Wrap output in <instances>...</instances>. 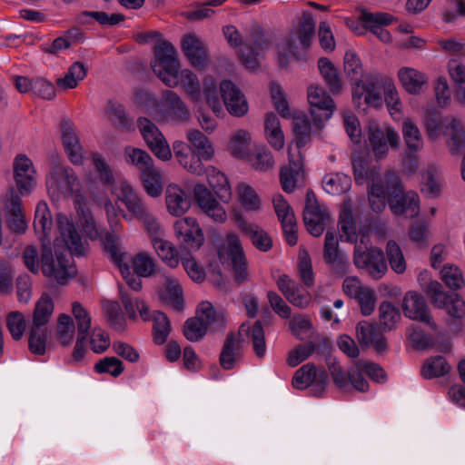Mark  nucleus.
Instances as JSON below:
<instances>
[{"instance_id":"1","label":"nucleus","mask_w":465,"mask_h":465,"mask_svg":"<svg viewBox=\"0 0 465 465\" xmlns=\"http://www.w3.org/2000/svg\"><path fill=\"white\" fill-rule=\"evenodd\" d=\"M90 158L100 181L110 188L112 194L119 202L124 204L132 217L140 222L151 241L164 236V228L159 218L149 209L132 185L115 173L99 153H92Z\"/></svg>"},{"instance_id":"2","label":"nucleus","mask_w":465,"mask_h":465,"mask_svg":"<svg viewBox=\"0 0 465 465\" xmlns=\"http://www.w3.org/2000/svg\"><path fill=\"white\" fill-rule=\"evenodd\" d=\"M59 235L54 240L55 259L52 254L50 244L44 243L41 258V268L45 276L52 278L60 284L66 283L76 272L72 265V260L60 251V247L67 250L70 254L84 256L88 244L82 239L73 221L64 213L56 215Z\"/></svg>"},{"instance_id":"3","label":"nucleus","mask_w":465,"mask_h":465,"mask_svg":"<svg viewBox=\"0 0 465 465\" xmlns=\"http://www.w3.org/2000/svg\"><path fill=\"white\" fill-rule=\"evenodd\" d=\"M219 92L223 98L220 100L216 83L213 77L203 81V96L207 104L216 115L223 113V104L233 116H242L248 112V103L242 91L230 80L221 82Z\"/></svg>"},{"instance_id":"4","label":"nucleus","mask_w":465,"mask_h":465,"mask_svg":"<svg viewBox=\"0 0 465 465\" xmlns=\"http://www.w3.org/2000/svg\"><path fill=\"white\" fill-rule=\"evenodd\" d=\"M223 35L228 44L238 49V53L243 65L250 70H255L259 66V57L268 50L272 42L265 36L258 25L251 27L245 41L233 25L223 27Z\"/></svg>"},{"instance_id":"5","label":"nucleus","mask_w":465,"mask_h":465,"mask_svg":"<svg viewBox=\"0 0 465 465\" xmlns=\"http://www.w3.org/2000/svg\"><path fill=\"white\" fill-rule=\"evenodd\" d=\"M54 310V304L48 293H43L37 300L29 330V349L31 352L43 355L50 336L48 324Z\"/></svg>"},{"instance_id":"6","label":"nucleus","mask_w":465,"mask_h":465,"mask_svg":"<svg viewBox=\"0 0 465 465\" xmlns=\"http://www.w3.org/2000/svg\"><path fill=\"white\" fill-rule=\"evenodd\" d=\"M315 32V23L311 15H304L298 28L277 45L279 63L288 64L289 56L300 58L311 45Z\"/></svg>"},{"instance_id":"7","label":"nucleus","mask_w":465,"mask_h":465,"mask_svg":"<svg viewBox=\"0 0 465 465\" xmlns=\"http://www.w3.org/2000/svg\"><path fill=\"white\" fill-rule=\"evenodd\" d=\"M154 58L151 62L153 73L165 85H173L177 81L173 74L180 68L178 52L172 43L156 41L153 46Z\"/></svg>"},{"instance_id":"8","label":"nucleus","mask_w":465,"mask_h":465,"mask_svg":"<svg viewBox=\"0 0 465 465\" xmlns=\"http://www.w3.org/2000/svg\"><path fill=\"white\" fill-rule=\"evenodd\" d=\"M46 187L53 200H59L61 197H80V181L69 166L55 165L46 178Z\"/></svg>"},{"instance_id":"9","label":"nucleus","mask_w":465,"mask_h":465,"mask_svg":"<svg viewBox=\"0 0 465 465\" xmlns=\"http://www.w3.org/2000/svg\"><path fill=\"white\" fill-rule=\"evenodd\" d=\"M218 256L223 263L226 261L230 262L236 282L241 283L248 280L246 258L241 241L236 234L231 233L227 236L224 244L218 248Z\"/></svg>"},{"instance_id":"10","label":"nucleus","mask_w":465,"mask_h":465,"mask_svg":"<svg viewBox=\"0 0 465 465\" xmlns=\"http://www.w3.org/2000/svg\"><path fill=\"white\" fill-rule=\"evenodd\" d=\"M368 143L376 159L386 157L390 149H398L400 135L391 126H381L370 121L367 127Z\"/></svg>"},{"instance_id":"11","label":"nucleus","mask_w":465,"mask_h":465,"mask_svg":"<svg viewBox=\"0 0 465 465\" xmlns=\"http://www.w3.org/2000/svg\"><path fill=\"white\" fill-rule=\"evenodd\" d=\"M382 79L379 75L369 74L357 82L352 89V101L357 107L365 105L371 108H381L383 98L381 92Z\"/></svg>"},{"instance_id":"12","label":"nucleus","mask_w":465,"mask_h":465,"mask_svg":"<svg viewBox=\"0 0 465 465\" xmlns=\"http://www.w3.org/2000/svg\"><path fill=\"white\" fill-rule=\"evenodd\" d=\"M353 262L358 269L363 270L374 280L382 278L388 271L383 252L376 247L367 248L356 245Z\"/></svg>"},{"instance_id":"13","label":"nucleus","mask_w":465,"mask_h":465,"mask_svg":"<svg viewBox=\"0 0 465 465\" xmlns=\"http://www.w3.org/2000/svg\"><path fill=\"white\" fill-rule=\"evenodd\" d=\"M137 126L152 153L162 161H169L172 158V151L159 128L145 117L138 118Z\"/></svg>"},{"instance_id":"14","label":"nucleus","mask_w":465,"mask_h":465,"mask_svg":"<svg viewBox=\"0 0 465 465\" xmlns=\"http://www.w3.org/2000/svg\"><path fill=\"white\" fill-rule=\"evenodd\" d=\"M303 220L308 232L315 237L322 234L330 213L325 205H321L312 191L306 193V203L303 211Z\"/></svg>"},{"instance_id":"15","label":"nucleus","mask_w":465,"mask_h":465,"mask_svg":"<svg viewBox=\"0 0 465 465\" xmlns=\"http://www.w3.org/2000/svg\"><path fill=\"white\" fill-rule=\"evenodd\" d=\"M327 365L332 381L338 388L346 390L351 384L355 390L361 392H365L369 390L368 381L356 371V361L348 371H345L331 357L327 358Z\"/></svg>"},{"instance_id":"16","label":"nucleus","mask_w":465,"mask_h":465,"mask_svg":"<svg viewBox=\"0 0 465 465\" xmlns=\"http://www.w3.org/2000/svg\"><path fill=\"white\" fill-rule=\"evenodd\" d=\"M181 50L191 65L203 69L211 64L206 43L196 34L187 33L181 39Z\"/></svg>"},{"instance_id":"17","label":"nucleus","mask_w":465,"mask_h":465,"mask_svg":"<svg viewBox=\"0 0 465 465\" xmlns=\"http://www.w3.org/2000/svg\"><path fill=\"white\" fill-rule=\"evenodd\" d=\"M14 180L20 195H29L35 188L36 171L32 160L25 154H18L13 162Z\"/></svg>"},{"instance_id":"18","label":"nucleus","mask_w":465,"mask_h":465,"mask_svg":"<svg viewBox=\"0 0 465 465\" xmlns=\"http://www.w3.org/2000/svg\"><path fill=\"white\" fill-rule=\"evenodd\" d=\"M401 191V182L396 174L388 173L383 182L372 180L369 191V201L371 208L375 213H381L386 206V199L391 198V194H396Z\"/></svg>"},{"instance_id":"19","label":"nucleus","mask_w":465,"mask_h":465,"mask_svg":"<svg viewBox=\"0 0 465 465\" xmlns=\"http://www.w3.org/2000/svg\"><path fill=\"white\" fill-rule=\"evenodd\" d=\"M104 242L105 252L109 254L112 262L117 264L127 285L134 291H139L142 288L141 276L131 272L128 265L129 256L123 251L121 245L117 243V239L113 236H108Z\"/></svg>"},{"instance_id":"20","label":"nucleus","mask_w":465,"mask_h":465,"mask_svg":"<svg viewBox=\"0 0 465 465\" xmlns=\"http://www.w3.org/2000/svg\"><path fill=\"white\" fill-rule=\"evenodd\" d=\"M193 193L195 203L205 215L218 223L226 222L225 209L204 184L196 183L193 188Z\"/></svg>"},{"instance_id":"21","label":"nucleus","mask_w":465,"mask_h":465,"mask_svg":"<svg viewBox=\"0 0 465 465\" xmlns=\"http://www.w3.org/2000/svg\"><path fill=\"white\" fill-rule=\"evenodd\" d=\"M308 101L314 124L321 128L322 124L329 120L333 114L335 108L333 100L323 88L311 86L308 89Z\"/></svg>"},{"instance_id":"22","label":"nucleus","mask_w":465,"mask_h":465,"mask_svg":"<svg viewBox=\"0 0 465 465\" xmlns=\"http://www.w3.org/2000/svg\"><path fill=\"white\" fill-rule=\"evenodd\" d=\"M4 211L7 227L16 233H24L28 224L24 214L22 200L14 188L5 194Z\"/></svg>"},{"instance_id":"23","label":"nucleus","mask_w":465,"mask_h":465,"mask_svg":"<svg viewBox=\"0 0 465 465\" xmlns=\"http://www.w3.org/2000/svg\"><path fill=\"white\" fill-rule=\"evenodd\" d=\"M174 233L180 242L188 250H198L204 237L202 229L193 217H184L174 223Z\"/></svg>"},{"instance_id":"24","label":"nucleus","mask_w":465,"mask_h":465,"mask_svg":"<svg viewBox=\"0 0 465 465\" xmlns=\"http://www.w3.org/2000/svg\"><path fill=\"white\" fill-rule=\"evenodd\" d=\"M288 158V165L281 170L280 181L283 191L292 193L303 177V157L301 152H293L289 146Z\"/></svg>"},{"instance_id":"25","label":"nucleus","mask_w":465,"mask_h":465,"mask_svg":"<svg viewBox=\"0 0 465 465\" xmlns=\"http://www.w3.org/2000/svg\"><path fill=\"white\" fill-rule=\"evenodd\" d=\"M402 309L406 317L423 322L432 330L437 329V324L432 320L425 299L417 292L410 291L406 292L402 302Z\"/></svg>"},{"instance_id":"26","label":"nucleus","mask_w":465,"mask_h":465,"mask_svg":"<svg viewBox=\"0 0 465 465\" xmlns=\"http://www.w3.org/2000/svg\"><path fill=\"white\" fill-rule=\"evenodd\" d=\"M279 291L293 306L305 309L312 303V298L309 292L302 290L300 285L287 274H282L276 280Z\"/></svg>"},{"instance_id":"27","label":"nucleus","mask_w":465,"mask_h":465,"mask_svg":"<svg viewBox=\"0 0 465 465\" xmlns=\"http://www.w3.org/2000/svg\"><path fill=\"white\" fill-rule=\"evenodd\" d=\"M236 226L247 236L252 245L259 251L266 252L272 247V239L270 234L261 226L247 222L241 214L233 216Z\"/></svg>"},{"instance_id":"28","label":"nucleus","mask_w":465,"mask_h":465,"mask_svg":"<svg viewBox=\"0 0 465 465\" xmlns=\"http://www.w3.org/2000/svg\"><path fill=\"white\" fill-rule=\"evenodd\" d=\"M63 143L70 162L74 165L84 163V149L71 121L63 119L60 124Z\"/></svg>"},{"instance_id":"29","label":"nucleus","mask_w":465,"mask_h":465,"mask_svg":"<svg viewBox=\"0 0 465 465\" xmlns=\"http://www.w3.org/2000/svg\"><path fill=\"white\" fill-rule=\"evenodd\" d=\"M75 208L78 216L77 223L82 228V231L86 237L93 241L100 239L104 249V241L108 236L115 237L117 239V243L120 244V239L117 236L110 234L108 232H105L97 225L92 213L84 203L78 201Z\"/></svg>"},{"instance_id":"30","label":"nucleus","mask_w":465,"mask_h":465,"mask_svg":"<svg viewBox=\"0 0 465 465\" xmlns=\"http://www.w3.org/2000/svg\"><path fill=\"white\" fill-rule=\"evenodd\" d=\"M389 206L394 214H403L405 217L413 218L420 212V198L417 193L409 191L403 193L402 186L396 194H391L389 199Z\"/></svg>"},{"instance_id":"31","label":"nucleus","mask_w":465,"mask_h":465,"mask_svg":"<svg viewBox=\"0 0 465 465\" xmlns=\"http://www.w3.org/2000/svg\"><path fill=\"white\" fill-rule=\"evenodd\" d=\"M173 149L177 162L184 170L197 176L204 174L203 158L190 151L186 143L177 140L173 142Z\"/></svg>"},{"instance_id":"32","label":"nucleus","mask_w":465,"mask_h":465,"mask_svg":"<svg viewBox=\"0 0 465 465\" xmlns=\"http://www.w3.org/2000/svg\"><path fill=\"white\" fill-rule=\"evenodd\" d=\"M165 205L172 216H182L191 207V199L186 192L176 183H170L165 190Z\"/></svg>"},{"instance_id":"33","label":"nucleus","mask_w":465,"mask_h":465,"mask_svg":"<svg viewBox=\"0 0 465 465\" xmlns=\"http://www.w3.org/2000/svg\"><path fill=\"white\" fill-rule=\"evenodd\" d=\"M397 77L402 88L411 94H420L428 84V75L411 66H402L397 72Z\"/></svg>"},{"instance_id":"34","label":"nucleus","mask_w":465,"mask_h":465,"mask_svg":"<svg viewBox=\"0 0 465 465\" xmlns=\"http://www.w3.org/2000/svg\"><path fill=\"white\" fill-rule=\"evenodd\" d=\"M323 259L332 269L343 271L349 265L348 256L339 248L334 233L327 231L323 247Z\"/></svg>"},{"instance_id":"35","label":"nucleus","mask_w":465,"mask_h":465,"mask_svg":"<svg viewBox=\"0 0 465 465\" xmlns=\"http://www.w3.org/2000/svg\"><path fill=\"white\" fill-rule=\"evenodd\" d=\"M314 381L319 392H321L325 388L327 382L326 375L324 372L318 375L316 367L312 363H307L295 371L292 378V386L297 390H304Z\"/></svg>"},{"instance_id":"36","label":"nucleus","mask_w":465,"mask_h":465,"mask_svg":"<svg viewBox=\"0 0 465 465\" xmlns=\"http://www.w3.org/2000/svg\"><path fill=\"white\" fill-rule=\"evenodd\" d=\"M34 228L37 237L42 242V246H44V243H51L53 219L49 207L45 201H40L36 205Z\"/></svg>"},{"instance_id":"37","label":"nucleus","mask_w":465,"mask_h":465,"mask_svg":"<svg viewBox=\"0 0 465 465\" xmlns=\"http://www.w3.org/2000/svg\"><path fill=\"white\" fill-rule=\"evenodd\" d=\"M160 300L175 311H182L184 306L182 286L179 281L172 276H165L163 287L159 291Z\"/></svg>"},{"instance_id":"38","label":"nucleus","mask_w":465,"mask_h":465,"mask_svg":"<svg viewBox=\"0 0 465 465\" xmlns=\"http://www.w3.org/2000/svg\"><path fill=\"white\" fill-rule=\"evenodd\" d=\"M196 317L208 331H217L224 329L225 321L223 312L217 311L208 301L202 302L199 304Z\"/></svg>"},{"instance_id":"39","label":"nucleus","mask_w":465,"mask_h":465,"mask_svg":"<svg viewBox=\"0 0 465 465\" xmlns=\"http://www.w3.org/2000/svg\"><path fill=\"white\" fill-rule=\"evenodd\" d=\"M173 76L177 83L173 85H167L174 88L182 85L185 93L193 102H200L202 100L201 86L197 75L189 69H178Z\"/></svg>"},{"instance_id":"40","label":"nucleus","mask_w":465,"mask_h":465,"mask_svg":"<svg viewBox=\"0 0 465 465\" xmlns=\"http://www.w3.org/2000/svg\"><path fill=\"white\" fill-rule=\"evenodd\" d=\"M356 334L361 344L373 346L378 351H382L387 347L385 338L377 332L373 324L366 321H361L357 324Z\"/></svg>"},{"instance_id":"41","label":"nucleus","mask_w":465,"mask_h":465,"mask_svg":"<svg viewBox=\"0 0 465 465\" xmlns=\"http://www.w3.org/2000/svg\"><path fill=\"white\" fill-rule=\"evenodd\" d=\"M186 138L191 144L190 151L200 155L204 161H211L215 153L214 147L209 138L201 131L190 129Z\"/></svg>"},{"instance_id":"42","label":"nucleus","mask_w":465,"mask_h":465,"mask_svg":"<svg viewBox=\"0 0 465 465\" xmlns=\"http://www.w3.org/2000/svg\"><path fill=\"white\" fill-rule=\"evenodd\" d=\"M264 137L275 151L285 145V137L279 118L274 114H267L264 120Z\"/></svg>"},{"instance_id":"43","label":"nucleus","mask_w":465,"mask_h":465,"mask_svg":"<svg viewBox=\"0 0 465 465\" xmlns=\"http://www.w3.org/2000/svg\"><path fill=\"white\" fill-rule=\"evenodd\" d=\"M209 185L215 192L216 195L223 203H229L232 198L231 186L224 173L210 166L205 170Z\"/></svg>"},{"instance_id":"44","label":"nucleus","mask_w":465,"mask_h":465,"mask_svg":"<svg viewBox=\"0 0 465 465\" xmlns=\"http://www.w3.org/2000/svg\"><path fill=\"white\" fill-rule=\"evenodd\" d=\"M239 334H246L252 344L255 355L262 359L266 353V341L264 336L263 327L261 322L256 321L251 327L248 324H242L239 330Z\"/></svg>"},{"instance_id":"45","label":"nucleus","mask_w":465,"mask_h":465,"mask_svg":"<svg viewBox=\"0 0 465 465\" xmlns=\"http://www.w3.org/2000/svg\"><path fill=\"white\" fill-rule=\"evenodd\" d=\"M401 132L406 144V156L412 157L423 146L420 129L411 119H405L402 123Z\"/></svg>"},{"instance_id":"46","label":"nucleus","mask_w":465,"mask_h":465,"mask_svg":"<svg viewBox=\"0 0 465 465\" xmlns=\"http://www.w3.org/2000/svg\"><path fill=\"white\" fill-rule=\"evenodd\" d=\"M453 116H443L436 112H427L425 115V129L430 139H438L441 135H447L449 123Z\"/></svg>"},{"instance_id":"47","label":"nucleus","mask_w":465,"mask_h":465,"mask_svg":"<svg viewBox=\"0 0 465 465\" xmlns=\"http://www.w3.org/2000/svg\"><path fill=\"white\" fill-rule=\"evenodd\" d=\"M447 135L450 136L447 146L452 155L459 154L465 150V125L460 119L453 116L449 123Z\"/></svg>"},{"instance_id":"48","label":"nucleus","mask_w":465,"mask_h":465,"mask_svg":"<svg viewBox=\"0 0 465 465\" xmlns=\"http://www.w3.org/2000/svg\"><path fill=\"white\" fill-rule=\"evenodd\" d=\"M251 133L244 129L237 130L230 138L228 151L236 158L245 159L249 156Z\"/></svg>"},{"instance_id":"49","label":"nucleus","mask_w":465,"mask_h":465,"mask_svg":"<svg viewBox=\"0 0 465 465\" xmlns=\"http://www.w3.org/2000/svg\"><path fill=\"white\" fill-rule=\"evenodd\" d=\"M163 102L173 120L184 122L189 118L190 111L176 93L165 91L163 93Z\"/></svg>"},{"instance_id":"50","label":"nucleus","mask_w":465,"mask_h":465,"mask_svg":"<svg viewBox=\"0 0 465 465\" xmlns=\"http://www.w3.org/2000/svg\"><path fill=\"white\" fill-rule=\"evenodd\" d=\"M143 187L146 193L153 197H159L163 193V181L161 171L153 165L140 173Z\"/></svg>"},{"instance_id":"51","label":"nucleus","mask_w":465,"mask_h":465,"mask_svg":"<svg viewBox=\"0 0 465 465\" xmlns=\"http://www.w3.org/2000/svg\"><path fill=\"white\" fill-rule=\"evenodd\" d=\"M443 187V179L440 171L435 166H429L422 173L421 191L429 197H438Z\"/></svg>"},{"instance_id":"52","label":"nucleus","mask_w":465,"mask_h":465,"mask_svg":"<svg viewBox=\"0 0 465 465\" xmlns=\"http://www.w3.org/2000/svg\"><path fill=\"white\" fill-rule=\"evenodd\" d=\"M292 128L296 143V152L307 145L312 140V124L307 115L301 114L292 118Z\"/></svg>"},{"instance_id":"53","label":"nucleus","mask_w":465,"mask_h":465,"mask_svg":"<svg viewBox=\"0 0 465 465\" xmlns=\"http://www.w3.org/2000/svg\"><path fill=\"white\" fill-rule=\"evenodd\" d=\"M351 178L343 173H328L322 179L323 190L332 195H341L350 190Z\"/></svg>"},{"instance_id":"54","label":"nucleus","mask_w":465,"mask_h":465,"mask_svg":"<svg viewBox=\"0 0 465 465\" xmlns=\"http://www.w3.org/2000/svg\"><path fill=\"white\" fill-rule=\"evenodd\" d=\"M163 237L155 238L152 242L153 247L166 265L171 268H176L180 262L178 252L175 246L171 242L164 240Z\"/></svg>"},{"instance_id":"55","label":"nucleus","mask_w":465,"mask_h":465,"mask_svg":"<svg viewBox=\"0 0 465 465\" xmlns=\"http://www.w3.org/2000/svg\"><path fill=\"white\" fill-rule=\"evenodd\" d=\"M383 101L386 103L390 114L396 120L401 117L402 104L399 92L391 79L387 78L383 82Z\"/></svg>"},{"instance_id":"56","label":"nucleus","mask_w":465,"mask_h":465,"mask_svg":"<svg viewBox=\"0 0 465 465\" xmlns=\"http://www.w3.org/2000/svg\"><path fill=\"white\" fill-rule=\"evenodd\" d=\"M448 72L456 85L457 99L465 104V64L457 59H450L448 62Z\"/></svg>"},{"instance_id":"57","label":"nucleus","mask_w":465,"mask_h":465,"mask_svg":"<svg viewBox=\"0 0 465 465\" xmlns=\"http://www.w3.org/2000/svg\"><path fill=\"white\" fill-rule=\"evenodd\" d=\"M451 366L442 356H434L427 359L422 365L420 374L425 379L444 376L450 372Z\"/></svg>"},{"instance_id":"58","label":"nucleus","mask_w":465,"mask_h":465,"mask_svg":"<svg viewBox=\"0 0 465 465\" xmlns=\"http://www.w3.org/2000/svg\"><path fill=\"white\" fill-rule=\"evenodd\" d=\"M236 190L239 201L246 211L259 212L262 209V200L252 186L242 183Z\"/></svg>"},{"instance_id":"59","label":"nucleus","mask_w":465,"mask_h":465,"mask_svg":"<svg viewBox=\"0 0 465 465\" xmlns=\"http://www.w3.org/2000/svg\"><path fill=\"white\" fill-rule=\"evenodd\" d=\"M87 74L85 65L81 62L74 63L68 69L64 77L59 78L56 84L59 88L68 90L75 88L78 83L82 81Z\"/></svg>"},{"instance_id":"60","label":"nucleus","mask_w":465,"mask_h":465,"mask_svg":"<svg viewBox=\"0 0 465 465\" xmlns=\"http://www.w3.org/2000/svg\"><path fill=\"white\" fill-rule=\"evenodd\" d=\"M387 261L391 270L397 274H402L407 268V262L400 245L393 240H390L385 247Z\"/></svg>"},{"instance_id":"61","label":"nucleus","mask_w":465,"mask_h":465,"mask_svg":"<svg viewBox=\"0 0 465 465\" xmlns=\"http://www.w3.org/2000/svg\"><path fill=\"white\" fill-rule=\"evenodd\" d=\"M248 161L252 168L260 172H267L274 166L272 153L265 145L257 147L253 153L248 156Z\"/></svg>"},{"instance_id":"62","label":"nucleus","mask_w":465,"mask_h":465,"mask_svg":"<svg viewBox=\"0 0 465 465\" xmlns=\"http://www.w3.org/2000/svg\"><path fill=\"white\" fill-rule=\"evenodd\" d=\"M339 225L342 232V237L348 242H352L356 238L357 229L356 223L354 221L350 201H346L343 203V207L340 213Z\"/></svg>"},{"instance_id":"63","label":"nucleus","mask_w":465,"mask_h":465,"mask_svg":"<svg viewBox=\"0 0 465 465\" xmlns=\"http://www.w3.org/2000/svg\"><path fill=\"white\" fill-rule=\"evenodd\" d=\"M401 320L399 309L389 302H383L379 306V322L386 331L396 328Z\"/></svg>"},{"instance_id":"64","label":"nucleus","mask_w":465,"mask_h":465,"mask_svg":"<svg viewBox=\"0 0 465 465\" xmlns=\"http://www.w3.org/2000/svg\"><path fill=\"white\" fill-rule=\"evenodd\" d=\"M318 67L330 90L333 93L340 92L341 83L332 63L328 58L322 57L318 61Z\"/></svg>"}]
</instances>
